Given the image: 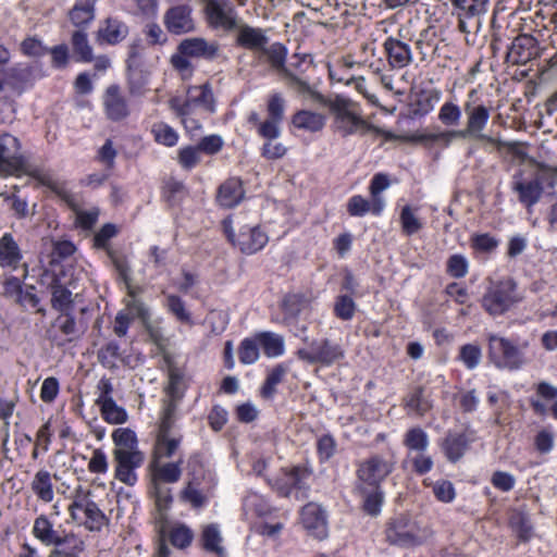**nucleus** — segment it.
Here are the masks:
<instances>
[{
    "instance_id": "f257e3e1",
    "label": "nucleus",
    "mask_w": 557,
    "mask_h": 557,
    "mask_svg": "<svg viewBox=\"0 0 557 557\" xmlns=\"http://www.w3.org/2000/svg\"><path fill=\"white\" fill-rule=\"evenodd\" d=\"M169 104L189 133L199 131L200 119L214 112V97L209 84L189 86L185 97H173Z\"/></svg>"
},
{
    "instance_id": "f03ea898",
    "label": "nucleus",
    "mask_w": 557,
    "mask_h": 557,
    "mask_svg": "<svg viewBox=\"0 0 557 557\" xmlns=\"http://www.w3.org/2000/svg\"><path fill=\"white\" fill-rule=\"evenodd\" d=\"M323 104L329 108L333 117L332 127L334 132L342 137L356 134L366 135L371 132L384 134L376 126L367 122L363 119L359 103L347 97L337 95L332 99H325Z\"/></svg>"
},
{
    "instance_id": "7ed1b4c3",
    "label": "nucleus",
    "mask_w": 557,
    "mask_h": 557,
    "mask_svg": "<svg viewBox=\"0 0 557 557\" xmlns=\"http://www.w3.org/2000/svg\"><path fill=\"white\" fill-rule=\"evenodd\" d=\"M20 140L9 134L0 135V174L2 175H17L21 172H26L25 160L21 154ZM27 174L35 178L39 184L58 190V183L51 174L39 169L27 171Z\"/></svg>"
},
{
    "instance_id": "20e7f679",
    "label": "nucleus",
    "mask_w": 557,
    "mask_h": 557,
    "mask_svg": "<svg viewBox=\"0 0 557 557\" xmlns=\"http://www.w3.org/2000/svg\"><path fill=\"white\" fill-rule=\"evenodd\" d=\"M91 492L78 485L69 505V512L74 522L89 531H100L108 522L106 515L90 498Z\"/></svg>"
},
{
    "instance_id": "39448f33",
    "label": "nucleus",
    "mask_w": 557,
    "mask_h": 557,
    "mask_svg": "<svg viewBox=\"0 0 557 557\" xmlns=\"http://www.w3.org/2000/svg\"><path fill=\"white\" fill-rule=\"evenodd\" d=\"M517 284L512 278L491 282L481 299L483 309L493 317L506 313L519 301Z\"/></svg>"
},
{
    "instance_id": "423d86ee",
    "label": "nucleus",
    "mask_w": 557,
    "mask_h": 557,
    "mask_svg": "<svg viewBox=\"0 0 557 557\" xmlns=\"http://www.w3.org/2000/svg\"><path fill=\"white\" fill-rule=\"evenodd\" d=\"M386 540L400 547L421 545L430 536V531L422 528L416 520L406 516L393 519L386 528Z\"/></svg>"
},
{
    "instance_id": "0eeeda50",
    "label": "nucleus",
    "mask_w": 557,
    "mask_h": 557,
    "mask_svg": "<svg viewBox=\"0 0 557 557\" xmlns=\"http://www.w3.org/2000/svg\"><path fill=\"white\" fill-rule=\"evenodd\" d=\"M486 341L487 357L496 368L518 370L524 363L522 352L508 338L495 333H487Z\"/></svg>"
},
{
    "instance_id": "6e6552de",
    "label": "nucleus",
    "mask_w": 557,
    "mask_h": 557,
    "mask_svg": "<svg viewBox=\"0 0 557 557\" xmlns=\"http://www.w3.org/2000/svg\"><path fill=\"white\" fill-rule=\"evenodd\" d=\"M396 458L393 453L375 454L358 465L357 478L362 485L380 487V484L394 471Z\"/></svg>"
},
{
    "instance_id": "1a4fd4ad",
    "label": "nucleus",
    "mask_w": 557,
    "mask_h": 557,
    "mask_svg": "<svg viewBox=\"0 0 557 557\" xmlns=\"http://www.w3.org/2000/svg\"><path fill=\"white\" fill-rule=\"evenodd\" d=\"M222 225L230 243L245 255H253L260 251L269 242L268 234L259 226L246 225L236 233L231 219H225Z\"/></svg>"
},
{
    "instance_id": "9d476101",
    "label": "nucleus",
    "mask_w": 557,
    "mask_h": 557,
    "mask_svg": "<svg viewBox=\"0 0 557 557\" xmlns=\"http://www.w3.org/2000/svg\"><path fill=\"white\" fill-rule=\"evenodd\" d=\"M32 533L45 546L57 548L72 545L74 549L85 550V542L81 537L73 532H58L46 515H39L34 520Z\"/></svg>"
},
{
    "instance_id": "9b49d317",
    "label": "nucleus",
    "mask_w": 557,
    "mask_h": 557,
    "mask_svg": "<svg viewBox=\"0 0 557 557\" xmlns=\"http://www.w3.org/2000/svg\"><path fill=\"white\" fill-rule=\"evenodd\" d=\"M297 356L308 363L331 367L345 358V349L339 343L329 338L313 339L297 351Z\"/></svg>"
},
{
    "instance_id": "f8f14e48",
    "label": "nucleus",
    "mask_w": 557,
    "mask_h": 557,
    "mask_svg": "<svg viewBox=\"0 0 557 557\" xmlns=\"http://www.w3.org/2000/svg\"><path fill=\"white\" fill-rule=\"evenodd\" d=\"M206 20L213 29L232 32L238 26V14L230 0H207Z\"/></svg>"
},
{
    "instance_id": "ddd939ff",
    "label": "nucleus",
    "mask_w": 557,
    "mask_h": 557,
    "mask_svg": "<svg viewBox=\"0 0 557 557\" xmlns=\"http://www.w3.org/2000/svg\"><path fill=\"white\" fill-rule=\"evenodd\" d=\"M163 23L170 34L184 35L195 30L193 10L187 4H177L166 10Z\"/></svg>"
},
{
    "instance_id": "4468645a",
    "label": "nucleus",
    "mask_w": 557,
    "mask_h": 557,
    "mask_svg": "<svg viewBox=\"0 0 557 557\" xmlns=\"http://www.w3.org/2000/svg\"><path fill=\"white\" fill-rule=\"evenodd\" d=\"M463 109L467 122L466 127L460 131L465 137H483V131L491 116V109L483 103H475L470 100L465 102Z\"/></svg>"
},
{
    "instance_id": "2eb2a0df",
    "label": "nucleus",
    "mask_w": 557,
    "mask_h": 557,
    "mask_svg": "<svg viewBox=\"0 0 557 557\" xmlns=\"http://www.w3.org/2000/svg\"><path fill=\"white\" fill-rule=\"evenodd\" d=\"M301 523L309 534L323 540L327 536V519L325 510L315 503H309L301 510Z\"/></svg>"
},
{
    "instance_id": "dca6fc26",
    "label": "nucleus",
    "mask_w": 557,
    "mask_h": 557,
    "mask_svg": "<svg viewBox=\"0 0 557 557\" xmlns=\"http://www.w3.org/2000/svg\"><path fill=\"white\" fill-rule=\"evenodd\" d=\"M113 456L116 462L115 479L128 486H134L138 480L135 470L144 463L145 455L143 453H119Z\"/></svg>"
},
{
    "instance_id": "f3484780",
    "label": "nucleus",
    "mask_w": 557,
    "mask_h": 557,
    "mask_svg": "<svg viewBox=\"0 0 557 557\" xmlns=\"http://www.w3.org/2000/svg\"><path fill=\"white\" fill-rule=\"evenodd\" d=\"M177 50L189 58L212 60L218 55L219 45L201 37H191L182 40Z\"/></svg>"
},
{
    "instance_id": "a211bd4d",
    "label": "nucleus",
    "mask_w": 557,
    "mask_h": 557,
    "mask_svg": "<svg viewBox=\"0 0 557 557\" xmlns=\"http://www.w3.org/2000/svg\"><path fill=\"white\" fill-rule=\"evenodd\" d=\"M103 107L107 117L111 121H121L128 116L127 101L116 85H111L103 95Z\"/></svg>"
},
{
    "instance_id": "6ab92c4d",
    "label": "nucleus",
    "mask_w": 557,
    "mask_h": 557,
    "mask_svg": "<svg viewBox=\"0 0 557 557\" xmlns=\"http://www.w3.org/2000/svg\"><path fill=\"white\" fill-rule=\"evenodd\" d=\"M81 335L75 318L70 313L60 314L53 322L50 336L52 341L59 345H65Z\"/></svg>"
},
{
    "instance_id": "aec40b11",
    "label": "nucleus",
    "mask_w": 557,
    "mask_h": 557,
    "mask_svg": "<svg viewBox=\"0 0 557 557\" xmlns=\"http://www.w3.org/2000/svg\"><path fill=\"white\" fill-rule=\"evenodd\" d=\"M236 44L247 50L261 52L269 44L265 29L244 24L237 26Z\"/></svg>"
},
{
    "instance_id": "412c9836",
    "label": "nucleus",
    "mask_w": 557,
    "mask_h": 557,
    "mask_svg": "<svg viewBox=\"0 0 557 557\" xmlns=\"http://www.w3.org/2000/svg\"><path fill=\"white\" fill-rule=\"evenodd\" d=\"M182 459L168 463H160V460H151L149 465L150 484L165 485L177 482L182 475Z\"/></svg>"
},
{
    "instance_id": "4be33fe9",
    "label": "nucleus",
    "mask_w": 557,
    "mask_h": 557,
    "mask_svg": "<svg viewBox=\"0 0 557 557\" xmlns=\"http://www.w3.org/2000/svg\"><path fill=\"white\" fill-rule=\"evenodd\" d=\"M23 253L11 233H5L0 238V267L9 271H15L22 265Z\"/></svg>"
},
{
    "instance_id": "5701e85b",
    "label": "nucleus",
    "mask_w": 557,
    "mask_h": 557,
    "mask_svg": "<svg viewBox=\"0 0 557 557\" xmlns=\"http://www.w3.org/2000/svg\"><path fill=\"white\" fill-rule=\"evenodd\" d=\"M388 64L393 69H404L412 62V51L408 44L389 37L384 42Z\"/></svg>"
},
{
    "instance_id": "b1692460",
    "label": "nucleus",
    "mask_w": 557,
    "mask_h": 557,
    "mask_svg": "<svg viewBox=\"0 0 557 557\" xmlns=\"http://www.w3.org/2000/svg\"><path fill=\"white\" fill-rule=\"evenodd\" d=\"M536 55V39L530 35L515 38L508 51V59L515 64H525Z\"/></svg>"
},
{
    "instance_id": "393cba45",
    "label": "nucleus",
    "mask_w": 557,
    "mask_h": 557,
    "mask_svg": "<svg viewBox=\"0 0 557 557\" xmlns=\"http://www.w3.org/2000/svg\"><path fill=\"white\" fill-rule=\"evenodd\" d=\"M245 196L242 181L236 177L226 180L218 189L216 201L221 207H236Z\"/></svg>"
},
{
    "instance_id": "a878e982",
    "label": "nucleus",
    "mask_w": 557,
    "mask_h": 557,
    "mask_svg": "<svg viewBox=\"0 0 557 557\" xmlns=\"http://www.w3.org/2000/svg\"><path fill=\"white\" fill-rule=\"evenodd\" d=\"M325 115L311 110H299L292 116V125L307 133L321 132L325 126Z\"/></svg>"
},
{
    "instance_id": "bb28decb",
    "label": "nucleus",
    "mask_w": 557,
    "mask_h": 557,
    "mask_svg": "<svg viewBox=\"0 0 557 557\" xmlns=\"http://www.w3.org/2000/svg\"><path fill=\"white\" fill-rule=\"evenodd\" d=\"M309 476L310 472L304 467H294L290 470L285 471L283 485L280 486L281 493L285 496H290L295 491L297 498H299V494L304 496V493L300 491L306 487V481Z\"/></svg>"
},
{
    "instance_id": "cd10ccee",
    "label": "nucleus",
    "mask_w": 557,
    "mask_h": 557,
    "mask_svg": "<svg viewBox=\"0 0 557 557\" xmlns=\"http://www.w3.org/2000/svg\"><path fill=\"white\" fill-rule=\"evenodd\" d=\"M52 474L45 469L38 470L32 481L30 490L38 500L49 504L54 499V486Z\"/></svg>"
},
{
    "instance_id": "c85d7f7f",
    "label": "nucleus",
    "mask_w": 557,
    "mask_h": 557,
    "mask_svg": "<svg viewBox=\"0 0 557 557\" xmlns=\"http://www.w3.org/2000/svg\"><path fill=\"white\" fill-rule=\"evenodd\" d=\"M128 34V27L122 21L109 17L97 32V40L100 44L116 45Z\"/></svg>"
},
{
    "instance_id": "c756f323",
    "label": "nucleus",
    "mask_w": 557,
    "mask_h": 557,
    "mask_svg": "<svg viewBox=\"0 0 557 557\" xmlns=\"http://www.w3.org/2000/svg\"><path fill=\"white\" fill-rule=\"evenodd\" d=\"M512 188L518 194L520 202L528 208L537 203L543 194V184L537 177L531 181L516 178Z\"/></svg>"
},
{
    "instance_id": "7c9ffc66",
    "label": "nucleus",
    "mask_w": 557,
    "mask_h": 557,
    "mask_svg": "<svg viewBox=\"0 0 557 557\" xmlns=\"http://www.w3.org/2000/svg\"><path fill=\"white\" fill-rule=\"evenodd\" d=\"M182 437L175 433H157L152 460L171 458L177 451Z\"/></svg>"
},
{
    "instance_id": "2f4dec72",
    "label": "nucleus",
    "mask_w": 557,
    "mask_h": 557,
    "mask_svg": "<svg viewBox=\"0 0 557 557\" xmlns=\"http://www.w3.org/2000/svg\"><path fill=\"white\" fill-rule=\"evenodd\" d=\"M112 440L115 444V449L113 450V455H119V453H141L138 449V441L136 433L128 428H120L116 429L112 433Z\"/></svg>"
},
{
    "instance_id": "473e14b6",
    "label": "nucleus",
    "mask_w": 557,
    "mask_h": 557,
    "mask_svg": "<svg viewBox=\"0 0 557 557\" xmlns=\"http://www.w3.org/2000/svg\"><path fill=\"white\" fill-rule=\"evenodd\" d=\"M256 337L268 358H276L284 354L285 342L282 335L273 332H258Z\"/></svg>"
},
{
    "instance_id": "72a5a7b5",
    "label": "nucleus",
    "mask_w": 557,
    "mask_h": 557,
    "mask_svg": "<svg viewBox=\"0 0 557 557\" xmlns=\"http://www.w3.org/2000/svg\"><path fill=\"white\" fill-rule=\"evenodd\" d=\"M97 0H77L70 11L71 22L77 26H85L95 18V4Z\"/></svg>"
},
{
    "instance_id": "f704fd0d",
    "label": "nucleus",
    "mask_w": 557,
    "mask_h": 557,
    "mask_svg": "<svg viewBox=\"0 0 557 557\" xmlns=\"http://www.w3.org/2000/svg\"><path fill=\"white\" fill-rule=\"evenodd\" d=\"M311 298L304 294H288L282 301V309L286 319H295L299 313L308 309Z\"/></svg>"
},
{
    "instance_id": "c9c22d12",
    "label": "nucleus",
    "mask_w": 557,
    "mask_h": 557,
    "mask_svg": "<svg viewBox=\"0 0 557 557\" xmlns=\"http://www.w3.org/2000/svg\"><path fill=\"white\" fill-rule=\"evenodd\" d=\"M261 53L267 57L272 67L277 70L282 75L289 72L285 66L287 49L282 44L274 42L271 46H265L264 49L261 50Z\"/></svg>"
},
{
    "instance_id": "e433bc0d",
    "label": "nucleus",
    "mask_w": 557,
    "mask_h": 557,
    "mask_svg": "<svg viewBox=\"0 0 557 557\" xmlns=\"http://www.w3.org/2000/svg\"><path fill=\"white\" fill-rule=\"evenodd\" d=\"M391 186L388 176L384 173H376L372 177L369 185V193L374 200L375 211L383 212L385 208V199L381 196L382 191Z\"/></svg>"
},
{
    "instance_id": "4c0bfd02",
    "label": "nucleus",
    "mask_w": 557,
    "mask_h": 557,
    "mask_svg": "<svg viewBox=\"0 0 557 557\" xmlns=\"http://www.w3.org/2000/svg\"><path fill=\"white\" fill-rule=\"evenodd\" d=\"M443 448L447 458L455 462L459 460L468 448V440L465 434H449L444 441Z\"/></svg>"
},
{
    "instance_id": "58836bf2",
    "label": "nucleus",
    "mask_w": 557,
    "mask_h": 557,
    "mask_svg": "<svg viewBox=\"0 0 557 557\" xmlns=\"http://www.w3.org/2000/svg\"><path fill=\"white\" fill-rule=\"evenodd\" d=\"M51 306L53 309L62 313H69L73 309V295L70 289L61 284H53L51 286Z\"/></svg>"
},
{
    "instance_id": "ea45409f",
    "label": "nucleus",
    "mask_w": 557,
    "mask_h": 557,
    "mask_svg": "<svg viewBox=\"0 0 557 557\" xmlns=\"http://www.w3.org/2000/svg\"><path fill=\"white\" fill-rule=\"evenodd\" d=\"M347 212L351 216H363L367 213H372L373 215H380L382 212L375 211L374 200H368L361 195H355L350 197L347 201Z\"/></svg>"
},
{
    "instance_id": "a19ab883",
    "label": "nucleus",
    "mask_w": 557,
    "mask_h": 557,
    "mask_svg": "<svg viewBox=\"0 0 557 557\" xmlns=\"http://www.w3.org/2000/svg\"><path fill=\"white\" fill-rule=\"evenodd\" d=\"M461 108L454 101H445L438 110L437 119L446 127H455L460 124Z\"/></svg>"
},
{
    "instance_id": "79ce46f5",
    "label": "nucleus",
    "mask_w": 557,
    "mask_h": 557,
    "mask_svg": "<svg viewBox=\"0 0 557 557\" xmlns=\"http://www.w3.org/2000/svg\"><path fill=\"white\" fill-rule=\"evenodd\" d=\"M259 348L260 346L256 337V334H253L250 337L244 338L238 347L239 361L244 364L255 363L260 356Z\"/></svg>"
},
{
    "instance_id": "37998d69",
    "label": "nucleus",
    "mask_w": 557,
    "mask_h": 557,
    "mask_svg": "<svg viewBox=\"0 0 557 557\" xmlns=\"http://www.w3.org/2000/svg\"><path fill=\"white\" fill-rule=\"evenodd\" d=\"M127 295L129 299L126 300L125 308L122 311L127 312V315L133 320L138 318L146 322L149 319L148 308L136 297V292L132 286H128Z\"/></svg>"
},
{
    "instance_id": "c03bdc74",
    "label": "nucleus",
    "mask_w": 557,
    "mask_h": 557,
    "mask_svg": "<svg viewBox=\"0 0 557 557\" xmlns=\"http://www.w3.org/2000/svg\"><path fill=\"white\" fill-rule=\"evenodd\" d=\"M201 541L206 550L213 552L222 557L224 549L221 546L222 536L218 525H206L202 530Z\"/></svg>"
},
{
    "instance_id": "a18cd8bd",
    "label": "nucleus",
    "mask_w": 557,
    "mask_h": 557,
    "mask_svg": "<svg viewBox=\"0 0 557 557\" xmlns=\"http://www.w3.org/2000/svg\"><path fill=\"white\" fill-rule=\"evenodd\" d=\"M287 372L288 367L284 363L276 364L271 369L261 389L262 396L265 398L272 397L276 391V385L283 381Z\"/></svg>"
},
{
    "instance_id": "49530a36",
    "label": "nucleus",
    "mask_w": 557,
    "mask_h": 557,
    "mask_svg": "<svg viewBox=\"0 0 557 557\" xmlns=\"http://www.w3.org/2000/svg\"><path fill=\"white\" fill-rule=\"evenodd\" d=\"M151 133L158 144L166 147H174L178 141L177 132L172 126L163 122L153 124Z\"/></svg>"
},
{
    "instance_id": "de8ad7c7",
    "label": "nucleus",
    "mask_w": 557,
    "mask_h": 557,
    "mask_svg": "<svg viewBox=\"0 0 557 557\" xmlns=\"http://www.w3.org/2000/svg\"><path fill=\"white\" fill-rule=\"evenodd\" d=\"M442 98V91L437 88L423 89L417 99V111L420 114L430 113Z\"/></svg>"
},
{
    "instance_id": "09e8293b",
    "label": "nucleus",
    "mask_w": 557,
    "mask_h": 557,
    "mask_svg": "<svg viewBox=\"0 0 557 557\" xmlns=\"http://www.w3.org/2000/svg\"><path fill=\"white\" fill-rule=\"evenodd\" d=\"M458 359L468 370H473L481 362L482 349L478 344H465L459 348Z\"/></svg>"
},
{
    "instance_id": "8fccbe9b",
    "label": "nucleus",
    "mask_w": 557,
    "mask_h": 557,
    "mask_svg": "<svg viewBox=\"0 0 557 557\" xmlns=\"http://www.w3.org/2000/svg\"><path fill=\"white\" fill-rule=\"evenodd\" d=\"M103 420L110 424H122L127 421L126 410L119 406L114 399L99 406Z\"/></svg>"
},
{
    "instance_id": "3c124183",
    "label": "nucleus",
    "mask_w": 557,
    "mask_h": 557,
    "mask_svg": "<svg viewBox=\"0 0 557 557\" xmlns=\"http://www.w3.org/2000/svg\"><path fill=\"white\" fill-rule=\"evenodd\" d=\"M149 492L154 498V504L159 513L162 516L163 512L170 508L173 500L171 488L166 485H158L156 483L149 485Z\"/></svg>"
},
{
    "instance_id": "603ef678",
    "label": "nucleus",
    "mask_w": 557,
    "mask_h": 557,
    "mask_svg": "<svg viewBox=\"0 0 557 557\" xmlns=\"http://www.w3.org/2000/svg\"><path fill=\"white\" fill-rule=\"evenodd\" d=\"M455 8L467 17L482 15L487 12L488 0H451Z\"/></svg>"
},
{
    "instance_id": "864d4df0",
    "label": "nucleus",
    "mask_w": 557,
    "mask_h": 557,
    "mask_svg": "<svg viewBox=\"0 0 557 557\" xmlns=\"http://www.w3.org/2000/svg\"><path fill=\"white\" fill-rule=\"evenodd\" d=\"M400 224L403 232L410 236L418 233L423 224L410 206H405L400 212Z\"/></svg>"
},
{
    "instance_id": "5fc2aeb1",
    "label": "nucleus",
    "mask_w": 557,
    "mask_h": 557,
    "mask_svg": "<svg viewBox=\"0 0 557 557\" xmlns=\"http://www.w3.org/2000/svg\"><path fill=\"white\" fill-rule=\"evenodd\" d=\"M194 539V533L185 524H176L170 531V541L173 546L183 549L188 547Z\"/></svg>"
},
{
    "instance_id": "6e6d98bb",
    "label": "nucleus",
    "mask_w": 557,
    "mask_h": 557,
    "mask_svg": "<svg viewBox=\"0 0 557 557\" xmlns=\"http://www.w3.org/2000/svg\"><path fill=\"white\" fill-rule=\"evenodd\" d=\"M510 527L517 536L522 541H528L532 535V525L529 518L522 512H513L510 517Z\"/></svg>"
},
{
    "instance_id": "4d7b16f0",
    "label": "nucleus",
    "mask_w": 557,
    "mask_h": 557,
    "mask_svg": "<svg viewBox=\"0 0 557 557\" xmlns=\"http://www.w3.org/2000/svg\"><path fill=\"white\" fill-rule=\"evenodd\" d=\"M72 45L79 60L90 62L92 60V49L88 42L87 35L82 30H76L72 36Z\"/></svg>"
},
{
    "instance_id": "13d9d810",
    "label": "nucleus",
    "mask_w": 557,
    "mask_h": 557,
    "mask_svg": "<svg viewBox=\"0 0 557 557\" xmlns=\"http://www.w3.org/2000/svg\"><path fill=\"white\" fill-rule=\"evenodd\" d=\"M405 445L409 449L423 451L429 445L428 434L420 428H413L407 432Z\"/></svg>"
},
{
    "instance_id": "bf43d9fd",
    "label": "nucleus",
    "mask_w": 557,
    "mask_h": 557,
    "mask_svg": "<svg viewBox=\"0 0 557 557\" xmlns=\"http://www.w3.org/2000/svg\"><path fill=\"white\" fill-rule=\"evenodd\" d=\"M200 149L198 146H186L178 150L177 160L185 170L194 169L200 162Z\"/></svg>"
},
{
    "instance_id": "052dcab7",
    "label": "nucleus",
    "mask_w": 557,
    "mask_h": 557,
    "mask_svg": "<svg viewBox=\"0 0 557 557\" xmlns=\"http://www.w3.org/2000/svg\"><path fill=\"white\" fill-rule=\"evenodd\" d=\"M284 76L288 79V86L295 89L298 94H308L312 99L320 103L325 101V98L321 94L314 91L306 81L297 77L290 71Z\"/></svg>"
},
{
    "instance_id": "680f3d73",
    "label": "nucleus",
    "mask_w": 557,
    "mask_h": 557,
    "mask_svg": "<svg viewBox=\"0 0 557 557\" xmlns=\"http://www.w3.org/2000/svg\"><path fill=\"white\" fill-rule=\"evenodd\" d=\"M166 307L169 311L175 315V318L183 323H191V317L188 310L185 308L184 301L175 295H169L166 297Z\"/></svg>"
},
{
    "instance_id": "e2e57ef3",
    "label": "nucleus",
    "mask_w": 557,
    "mask_h": 557,
    "mask_svg": "<svg viewBox=\"0 0 557 557\" xmlns=\"http://www.w3.org/2000/svg\"><path fill=\"white\" fill-rule=\"evenodd\" d=\"M267 112L270 119H274L280 122L283 121L285 113V99L282 94L274 92L269 96L267 102Z\"/></svg>"
},
{
    "instance_id": "0e129e2a",
    "label": "nucleus",
    "mask_w": 557,
    "mask_h": 557,
    "mask_svg": "<svg viewBox=\"0 0 557 557\" xmlns=\"http://www.w3.org/2000/svg\"><path fill=\"white\" fill-rule=\"evenodd\" d=\"M355 310L356 305L351 297L346 295L337 297L334 305V312L337 318L342 320H350L355 314Z\"/></svg>"
},
{
    "instance_id": "69168bd1",
    "label": "nucleus",
    "mask_w": 557,
    "mask_h": 557,
    "mask_svg": "<svg viewBox=\"0 0 557 557\" xmlns=\"http://www.w3.org/2000/svg\"><path fill=\"white\" fill-rule=\"evenodd\" d=\"M22 52L32 58H40L49 52V49L36 37H27L21 42Z\"/></svg>"
},
{
    "instance_id": "338daca9",
    "label": "nucleus",
    "mask_w": 557,
    "mask_h": 557,
    "mask_svg": "<svg viewBox=\"0 0 557 557\" xmlns=\"http://www.w3.org/2000/svg\"><path fill=\"white\" fill-rule=\"evenodd\" d=\"M281 122L274 119L268 117L259 124L257 133L265 140H274L281 135Z\"/></svg>"
},
{
    "instance_id": "774afa93",
    "label": "nucleus",
    "mask_w": 557,
    "mask_h": 557,
    "mask_svg": "<svg viewBox=\"0 0 557 557\" xmlns=\"http://www.w3.org/2000/svg\"><path fill=\"white\" fill-rule=\"evenodd\" d=\"M447 272L453 277H463L468 273L467 259L461 255H453L447 261Z\"/></svg>"
}]
</instances>
